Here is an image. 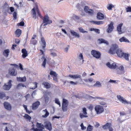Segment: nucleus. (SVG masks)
<instances>
[{"instance_id":"obj_39","label":"nucleus","mask_w":131,"mask_h":131,"mask_svg":"<svg viewBox=\"0 0 131 131\" xmlns=\"http://www.w3.org/2000/svg\"><path fill=\"white\" fill-rule=\"evenodd\" d=\"M79 31L81 32H82L83 33L88 32V31H85L81 27H79Z\"/></svg>"},{"instance_id":"obj_55","label":"nucleus","mask_w":131,"mask_h":131,"mask_svg":"<svg viewBox=\"0 0 131 131\" xmlns=\"http://www.w3.org/2000/svg\"><path fill=\"white\" fill-rule=\"evenodd\" d=\"M81 128L82 130H84L86 128V127H85L83 125V123H82L81 125Z\"/></svg>"},{"instance_id":"obj_30","label":"nucleus","mask_w":131,"mask_h":131,"mask_svg":"<svg viewBox=\"0 0 131 131\" xmlns=\"http://www.w3.org/2000/svg\"><path fill=\"white\" fill-rule=\"evenodd\" d=\"M129 56V54H128L123 53L122 57L124 58L126 60H128V57Z\"/></svg>"},{"instance_id":"obj_16","label":"nucleus","mask_w":131,"mask_h":131,"mask_svg":"<svg viewBox=\"0 0 131 131\" xmlns=\"http://www.w3.org/2000/svg\"><path fill=\"white\" fill-rule=\"evenodd\" d=\"M9 98V97L6 96L5 93L3 92H0V99L3 100H7Z\"/></svg>"},{"instance_id":"obj_51","label":"nucleus","mask_w":131,"mask_h":131,"mask_svg":"<svg viewBox=\"0 0 131 131\" xmlns=\"http://www.w3.org/2000/svg\"><path fill=\"white\" fill-rule=\"evenodd\" d=\"M126 11L127 12H131V7H128L126 8Z\"/></svg>"},{"instance_id":"obj_10","label":"nucleus","mask_w":131,"mask_h":131,"mask_svg":"<svg viewBox=\"0 0 131 131\" xmlns=\"http://www.w3.org/2000/svg\"><path fill=\"white\" fill-rule=\"evenodd\" d=\"M106 66L110 68L115 69L116 67V65L115 62L113 61L108 62L106 64Z\"/></svg>"},{"instance_id":"obj_27","label":"nucleus","mask_w":131,"mask_h":131,"mask_svg":"<svg viewBox=\"0 0 131 131\" xmlns=\"http://www.w3.org/2000/svg\"><path fill=\"white\" fill-rule=\"evenodd\" d=\"M10 52V51L9 50V49H6L4 50L3 53V55L6 57H7L9 55V53Z\"/></svg>"},{"instance_id":"obj_13","label":"nucleus","mask_w":131,"mask_h":131,"mask_svg":"<svg viewBox=\"0 0 131 131\" xmlns=\"http://www.w3.org/2000/svg\"><path fill=\"white\" fill-rule=\"evenodd\" d=\"M113 23L111 21L110 23L108 25V28L107 29V31L108 33L111 32L114 29V26H113Z\"/></svg>"},{"instance_id":"obj_48","label":"nucleus","mask_w":131,"mask_h":131,"mask_svg":"<svg viewBox=\"0 0 131 131\" xmlns=\"http://www.w3.org/2000/svg\"><path fill=\"white\" fill-rule=\"evenodd\" d=\"M55 103H56L58 105H59L60 107V106H61L60 104V102H59V100L58 99H57V98L55 99Z\"/></svg>"},{"instance_id":"obj_25","label":"nucleus","mask_w":131,"mask_h":131,"mask_svg":"<svg viewBox=\"0 0 131 131\" xmlns=\"http://www.w3.org/2000/svg\"><path fill=\"white\" fill-rule=\"evenodd\" d=\"M21 34V30L19 29H17L15 31L16 36L17 37H19Z\"/></svg>"},{"instance_id":"obj_21","label":"nucleus","mask_w":131,"mask_h":131,"mask_svg":"<svg viewBox=\"0 0 131 131\" xmlns=\"http://www.w3.org/2000/svg\"><path fill=\"white\" fill-rule=\"evenodd\" d=\"M98 41L99 43H104L107 45L108 44V42L107 41L102 38L99 39H98Z\"/></svg>"},{"instance_id":"obj_63","label":"nucleus","mask_w":131,"mask_h":131,"mask_svg":"<svg viewBox=\"0 0 131 131\" xmlns=\"http://www.w3.org/2000/svg\"><path fill=\"white\" fill-rule=\"evenodd\" d=\"M17 80L18 81H21V78L20 77H17Z\"/></svg>"},{"instance_id":"obj_18","label":"nucleus","mask_w":131,"mask_h":131,"mask_svg":"<svg viewBox=\"0 0 131 131\" xmlns=\"http://www.w3.org/2000/svg\"><path fill=\"white\" fill-rule=\"evenodd\" d=\"M4 105L5 108L7 110H10L11 109V106L9 103L7 102H5L4 103Z\"/></svg>"},{"instance_id":"obj_6","label":"nucleus","mask_w":131,"mask_h":131,"mask_svg":"<svg viewBox=\"0 0 131 131\" xmlns=\"http://www.w3.org/2000/svg\"><path fill=\"white\" fill-rule=\"evenodd\" d=\"M91 54L96 59H99L101 57V54L98 51L94 50H92L91 52Z\"/></svg>"},{"instance_id":"obj_34","label":"nucleus","mask_w":131,"mask_h":131,"mask_svg":"<svg viewBox=\"0 0 131 131\" xmlns=\"http://www.w3.org/2000/svg\"><path fill=\"white\" fill-rule=\"evenodd\" d=\"M114 6L112 4L110 3L108 4V6L107 7V9L108 10H112V8H114Z\"/></svg>"},{"instance_id":"obj_50","label":"nucleus","mask_w":131,"mask_h":131,"mask_svg":"<svg viewBox=\"0 0 131 131\" xmlns=\"http://www.w3.org/2000/svg\"><path fill=\"white\" fill-rule=\"evenodd\" d=\"M86 111V108H83V113L84 114L87 115V113Z\"/></svg>"},{"instance_id":"obj_44","label":"nucleus","mask_w":131,"mask_h":131,"mask_svg":"<svg viewBox=\"0 0 131 131\" xmlns=\"http://www.w3.org/2000/svg\"><path fill=\"white\" fill-rule=\"evenodd\" d=\"M81 76L80 75L78 74H75L73 75V79H75L80 78L81 77Z\"/></svg>"},{"instance_id":"obj_49","label":"nucleus","mask_w":131,"mask_h":131,"mask_svg":"<svg viewBox=\"0 0 131 131\" xmlns=\"http://www.w3.org/2000/svg\"><path fill=\"white\" fill-rule=\"evenodd\" d=\"M31 129L34 131H42V129H39L37 128L35 129L34 127L32 128Z\"/></svg>"},{"instance_id":"obj_17","label":"nucleus","mask_w":131,"mask_h":131,"mask_svg":"<svg viewBox=\"0 0 131 131\" xmlns=\"http://www.w3.org/2000/svg\"><path fill=\"white\" fill-rule=\"evenodd\" d=\"M71 34L75 37L79 38L80 37V35L78 33L75 32L74 30H71L70 31Z\"/></svg>"},{"instance_id":"obj_19","label":"nucleus","mask_w":131,"mask_h":131,"mask_svg":"<svg viewBox=\"0 0 131 131\" xmlns=\"http://www.w3.org/2000/svg\"><path fill=\"white\" fill-rule=\"evenodd\" d=\"M21 52L23 53L22 57L23 58H25L28 56L27 52L25 49H22L21 50Z\"/></svg>"},{"instance_id":"obj_20","label":"nucleus","mask_w":131,"mask_h":131,"mask_svg":"<svg viewBox=\"0 0 131 131\" xmlns=\"http://www.w3.org/2000/svg\"><path fill=\"white\" fill-rule=\"evenodd\" d=\"M97 17L99 20H102L104 19V16L103 14L101 13H99L97 14Z\"/></svg>"},{"instance_id":"obj_15","label":"nucleus","mask_w":131,"mask_h":131,"mask_svg":"<svg viewBox=\"0 0 131 131\" xmlns=\"http://www.w3.org/2000/svg\"><path fill=\"white\" fill-rule=\"evenodd\" d=\"M40 51L41 53L40 55V56L42 57V60H43L42 64V66L44 68L45 67V65L46 64V59L43 56V51L41 50H40Z\"/></svg>"},{"instance_id":"obj_1","label":"nucleus","mask_w":131,"mask_h":131,"mask_svg":"<svg viewBox=\"0 0 131 131\" xmlns=\"http://www.w3.org/2000/svg\"><path fill=\"white\" fill-rule=\"evenodd\" d=\"M117 54L118 56L120 58L122 57L123 52L121 49H118V46L116 44L112 45L109 51V53L111 54H115V53Z\"/></svg>"},{"instance_id":"obj_56","label":"nucleus","mask_w":131,"mask_h":131,"mask_svg":"<svg viewBox=\"0 0 131 131\" xmlns=\"http://www.w3.org/2000/svg\"><path fill=\"white\" fill-rule=\"evenodd\" d=\"M23 106L25 108V109L26 110V112L28 113H30V112L29 111H28L27 110V107L26 105H23Z\"/></svg>"},{"instance_id":"obj_9","label":"nucleus","mask_w":131,"mask_h":131,"mask_svg":"<svg viewBox=\"0 0 131 131\" xmlns=\"http://www.w3.org/2000/svg\"><path fill=\"white\" fill-rule=\"evenodd\" d=\"M84 9L85 12L88 14L89 15H92L93 14V10L89 8L88 6H85L84 8Z\"/></svg>"},{"instance_id":"obj_60","label":"nucleus","mask_w":131,"mask_h":131,"mask_svg":"<svg viewBox=\"0 0 131 131\" xmlns=\"http://www.w3.org/2000/svg\"><path fill=\"white\" fill-rule=\"evenodd\" d=\"M6 7L7 8H8V7H9L8 5L6 3H5V4L4 6V8H5Z\"/></svg>"},{"instance_id":"obj_4","label":"nucleus","mask_w":131,"mask_h":131,"mask_svg":"<svg viewBox=\"0 0 131 131\" xmlns=\"http://www.w3.org/2000/svg\"><path fill=\"white\" fill-rule=\"evenodd\" d=\"M12 82V81L11 80H9L7 83H5L2 86L3 89L5 90H9L12 86V84L11 83Z\"/></svg>"},{"instance_id":"obj_61","label":"nucleus","mask_w":131,"mask_h":131,"mask_svg":"<svg viewBox=\"0 0 131 131\" xmlns=\"http://www.w3.org/2000/svg\"><path fill=\"white\" fill-rule=\"evenodd\" d=\"M51 56L53 57H54L56 56H57V54L56 53L54 52H52L51 53Z\"/></svg>"},{"instance_id":"obj_28","label":"nucleus","mask_w":131,"mask_h":131,"mask_svg":"<svg viewBox=\"0 0 131 131\" xmlns=\"http://www.w3.org/2000/svg\"><path fill=\"white\" fill-rule=\"evenodd\" d=\"M43 113L45 114L42 115V117H46L49 115V113L47 110V109H45L43 111Z\"/></svg>"},{"instance_id":"obj_36","label":"nucleus","mask_w":131,"mask_h":131,"mask_svg":"<svg viewBox=\"0 0 131 131\" xmlns=\"http://www.w3.org/2000/svg\"><path fill=\"white\" fill-rule=\"evenodd\" d=\"M80 116L81 118H83L84 117H87L88 116L87 115L84 114L83 113H80Z\"/></svg>"},{"instance_id":"obj_12","label":"nucleus","mask_w":131,"mask_h":131,"mask_svg":"<svg viewBox=\"0 0 131 131\" xmlns=\"http://www.w3.org/2000/svg\"><path fill=\"white\" fill-rule=\"evenodd\" d=\"M44 124L46 128L51 131L52 129L51 123L48 122H45Z\"/></svg>"},{"instance_id":"obj_52","label":"nucleus","mask_w":131,"mask_h":131,"mask_svg":"<svg viewBox=\"0 0 131 131\" xmlns=\"http://www.w3.org/2000/svg\"><path fill=\"white\" fill-rule=\"evenodd\" d=\"M69 82L72 85H76L77 84L78 82H74L73 81H69Z\"/></svg>"},{"instance_id":"obj_40","label":"nucleus","mask_w":131,"mask_h":131,"mask_svg":"<svg viewBox=\"0 0 131 131\" xmlns=\"http://www.w3.org/2000/svg\"><path fill=\"white\" fill-rule=\"evenodd\" d=\"M24 117L28 120H30L31 118V117L27 114H25Z\"/></svg>"},{"instance_id":"obj_29","label":"nucleus","mask_w":131,"mask_h":131,"mask_svg":"<svg viewBox=\"0 0 131 131\" xmlns=\"http://www.w3.org/2000/svg\"><path fill=\"white\" fill-rule=\"evenodd\" d=\"M91 22L92 23L97 25L102 24L104 23V22L103 21H92Z\"/></svg>"},{"instance_id":"obj_38","label":"nucleus","mask_w":131,"mask_h":131,"mask_svg":"<svg viewBox=\"0 0 131 131\" xmlns=\"http://www.w3.org/2000/svg\"><path fill=\"white\" fill-rule=\"evenodd\" d=\"M93 126L89 125L87 127V131H91L93 129Z\"/></svg>"},{"instance_id":"obj_54","label":"nucleus","mask_w":131,"mask_h":131,"mask_svg":"<svg viewBox=\"0 0 131 131\" xmlns=\"http://www.w3.org/2000/svg\"><path fill=\"white\" fill-rule=\"evenodd\" d=\"M91 98L93 99H99V100H102L103 99L102 98L99 97H94L92 96H91Z\"/></svg>"},{"instance_id":"obj_32","label":"nucleus","mask_w":131,"mask_h":131,"mask_svg":"<svg viewBox=\"0 0 131 131\" xmlns=\"http://www.w3.org/2000/svg\"><path fill=\"white\" fill-rule=\"evenodd\" d=\"M94 86L99 88L101 87L102 86V85L100 82L97 81L96 83L94 84Z\"/></svg>"},{"instance_id":"obj_23","label":"nucleus","mask_w":131,"mask_h":131,"mask_svg":"<svg viewBox=\"0 0 131 131\" xmlns=\"http://www.w3.org/2000/svg\"><path fill=\"white\" fill-rule=\"evenodd\" d=\"M123 25L122 23H120L119 25L117 27V30L118 31L119 34H120L122 33L121 30V27Z\"/></svg>"},{"instance_id":"obj_41","label":"nucleus","mask_w":131,"mask_h":131,"mask_svg":"<svg viewBox=\"0 0 131 131\" xmlns=\"http://www.w3.org/2000/svg\"><path fill=\"white\" fill-rule=\"evenodd\" d=\"M72 18L74 20L78 19H79V17L78 16H76L74 14L73 15Z\"/></svg>"},{"instance_id":"obj_37","label":"nucleus","mask_w":131,"mask_h":131,"mask_svg":"<svg viewBox=\"0 0 131 131\" xmlns=\"http://www.w3.org/2000/svg\"><path fill=\"white\" fill-rule=\"evenodd\" d=\"M50 74L53 77L57 76V74L54 71H51Z\"/></svg>"},{"instance_id":"obj_8","label":"nucleus","mask_w":131,"mask_h":131,"mask_svg":"<svg viewBox=\"0 0 131 131\" xmlns=\"http://www.w3.org/2000/svg\"><path fill=\"white\" fill-rule=\"evenodd\" d=\"M9 73L11 75L15 76L17 74V71L15 68L12 67L9 69Z\"/></svg>"},{"instance_id":"obj_43","label":"nucleus","mask_w":131,"mask_h":131,"mask_svg":"<svg viewBox=\"0 0 131 131\" xmlns=\"http://www.w3.org/2000/svg\"><path fill=\"white\" fill-rule=\"evenodd\" d=\"M37 41L36 40L34 39H31L30 40V44H32L33 45H35Z\"/></svg>"},{"instance_id":"obj_3","label":"nucleus","mask_w":131,"mask_h":131,"mask_svg":"<svg viewBox=\"0 0 131 131\" xmlns=\"http://www.w3.org/2000/svg\"><path fill=\"white\" fill-rule=\"evenodd\" d=\"M117 97L118 99L123 104H130L131 105V102L127 101L121 96L118 95L117 96Z\"/></svg>"},{"instance_id":"obj_46","label":"nucleus","mask_w":131,"mask_h":131,"mask_svg":"<svg viewBox=\"0 0 131 131\" xmlns=\"http://www.w3.org/2000/svg\"><path fill=\"white\" fill-rule=\"evenodd\" d=\"M78 58L80 60H81L82 59H83V55L82 53H80L79 56Z\"/></svg>"},{"instance_id":"obj_42","label":"nucleus","mask_w":131,"mask_h":131,"mask_svg":"<svg viewBox=\"0 0 131 131\" xmlns=\"http://www.w3.org/2000/svg\"><path fill=\"white\" fill-rule=\"evenodd\" d=\"M118 69L120 70L121 71L119 72V74H121V73L123 72V70L124 69V68L123 66H120L118 68Z\"/></svg>"},{"instance_id":"obj_57","label":"nucleus","mask_w":131,"mask_h":131,"mask_svg":"<svg viewBox=\"0 0 131 131\" xmlns=\"http://www.w3.org/2000/svg\"><path fill=\"white\" fill-rule=\"evenodd\" d=\"M17 13L16 12H14L13 14V16L14 18L15 19H16V16H17Z\"/></svg>"},{"instance_id":"obj_59","label":"nucleus","mask_w":131,"mask_h":131,"mask_svg":"<svg viewBox=\"0 0 131 131\" xmlns=\"http://www.w3.org/2000/svg\"><path fill=\"white\" fill-rule=\"evenodd\" d=\"M26 78L24 77L23 78H21V82H25L26 81Z\"/></svg>"},{"instance_id":"obj_24","label":"nucleus","mask_w":131,"mask_h":131,"mask_svg":"<svg viewBox=\"0 0 131 131\" xmlns=\"http://www.w3.org/2000/svg\"><path fill=\"white\" fill-rule=\"evenodd\" d=\"M42 84L44 85V87H45L46 89L49 88L50 87V84L48 83L44 82Z\"/></svg>"},{"instance_id":"obj_26","label":"nucleus","mask_w":131,"mask_h":131,"mask_svg":"<svg viewBox=\"0 0 131 131\" xmlns=\"http://www.w3.org/2000/svg\"><path fill=\"white\" fill-rule=\"evenodd\" d=\"M41 41L42 43L43 46H42L43 49H44L46 46V42L45 41V39L43 37H42L41 38Z\"/></svg>"},{"instance_id":"obj_14","label":"nucleus","mask_w":131,"mask_h":131,"mask_svg":"<svg viewBox=\"0 0 131 131\" xmlns=\"http://www.w3.org/2000/svg\"><path fill=\"white\" fill-rule=\"evenodd\" d=\"M43 23H48V24H50L52 23V21L49 19V17L47 15H46L45 16L43 20Z\"/></svg>"},{"instance_id":"obj_53","label":"nucleus","mask_w":131,"mask_h":131,"mask_svg":"<svg viewBox=\"0 0 131 131\" xmlns=\"http://www.w3.org/2000/svg\"><path fill=\"white\" fill-rule=\"evenodd\" d=\"M18 26L19 25L20 26H23L24 25V22L21 21L20 23H18Z\"/></svg>"},{"instance_id":"obj_7","label":"nucleus","mask_w":131,"mask_h":131,"mask_svg":"<svg viewBox=\"0 0 131 131\" xmlns=\"http://www.w3.org/2000/svg\"><path fill=\"white\" fill-rule=\"evenodd\" d=\"M68 105V101L65 99H63L62 105V109L63 112H66L67 110Z\"/></svg>"},{"instance_id":"obj_33","label":"nucleus","mask_w":131,"mask_h":131,"mask_svg":"<svg viewBox=\"0 0 131 131\" xmlns=\"http://www.w3.org/2000/svg\"><path fill=\"white\" fill-rule=\"evenodd\" d=\"M111 125V123H107L105 125L103 126V128L104 129H106L108 128Z\"/></svg>"},{"instance_id":"obj_31","label":"nucleus","mask_w":131,"mask_h":131,"mask_svg":"<svg viewBox=\"0 0 131 131\" xmlns=\"http://www.w3.org/2000/svg\"><path fill=\"white\" fill-rule=\"evenodd\" d=\"M36 125L37 127L38 128H40V129H42V130L44 129V126L41 123H37Z\"/></svg>"},{"instance_id":"obj_22","label":"nucleus","mask_w":131,"mask_h":131,"mask_svg":"<svg viewBox=\"0 0 131 131\" xmlns=\"http://www.w3.org/2000/svg\"><path fill=\"white\" fill-rule=\"evenodd\" d=\"M119 40L121 42H128V43L129 42V40L124 37H122L121 38H120Z\"/></svg>"},{"instance_id":"obj_5","label":"nucleus","mask_w":131,"mask_h":131,"mask_svg":"<svg viewBox=\"0 0 131 131\" xmlns=\"http://www.w3.org/2000/svg\"><path fill=\"white\" fill-rule=\"evenodd\" d=\"M95 109L97 114L102 113L104 111V109L103 106L100 105H96L95 108Z\"/></svg>"},{"instance_id":"obj_2","label":"nucleus","mask_w":131,"mask_h":131,"mask_svg":"<svg viewBox=\"0 0 131 131\" xmlns=\"http://www.w3.org/2000/svg\"><path fill=\"white\" fill-rule=\"evenodd\" d=\"M36 8L34 7L32 9V13L33 15V17L35 19H36V12L37 14L39 16H41V15L39 13V9L38 8V6L37 5H36Z\"/></svg>"},{"instance_id":"obj_35","label":"nucleus","mask_w":131,"mask_h":131,"mask_svg":"<svg viewBox=\"0 0 131 131\" xmlns=\"http://www.w3.org/2000/svg\"><path fill=\"white\" fill-rule=\"evenodd\" d=\"M25 86L24 85L21 83L19 84L17 86V88L18 89H22L23 87Z\"/></svg>"},{"instance_id":"obj_47","label":"nucleus","mask_w":131,"mask_h":131,"mask_svg":"<svg viewBox=\"0 0 131 131\" xmlns=\"http://www.w3.org/2000/svg\"><path fill=\"white\" fill-rule=\"evenodd\" d=\"M116 81L117 82L118 81H116L110 79V80L108 82L111 83H117L116 82Z\"/></svg>"},{"instance_id":"obj_64","label":"nucleus","mask_w":131,"mask_h":131,"mask_svg":"<svg viewBox=\"0 0 131 131\" xmlns=\"http://www.w3.org/2000/svg\"><path fill=\"white\" fill-rule=\"evenodd\" d=\"M109 130V131H113V129L111 127V125L109 126L108 128Z\"/></svg>"},{"instance_id":"obj_45","label":"nucleus","mask_w":131,"mask_h":131,"mask_svg":"<svg viewBox=\"0 0 131 131\" xmlns=\"http://www.w3.org/2000/svg\"><path fill=\"white\" fill-rule=\"evenodd\" d=\"M33 84L34 85V86L33 87H31L30 88V89H34L37 87V83L36 82H34L33 83Z\"/></svg>"},{"instance_id":"obj_62","label":"nucleus","mask_w":131,"mask_h":131,"mask_svg":"<svg viewBox=\"0 0 131 131\" xmlns=\"http://www.w3.org/2000/svg\"><path fill=\"white\" fill-rule=\"evenodd\" d=\"M88 108L89 110H91L93 108V106L92 105H91L89 106Z\"/></svg>"},{"instance_id":"obj_58","label":"nucleus","mask_w":131,"mask_h":131,"mask_svg":"<svg viewBox=\"0 0 131 131\" xmlns=\"http://www.w3.org/2000/svg\"><path fill=\"white\" fill-rule=\"evenodd\" d=\"M94 31L97 34H99L100 33V30L99 29H95Z\"/></svg>"},{"instance_id":"obj_11","label":"nucleus","mask_w":131,"mask_h":131,"mask_svg":"<svg viewBox=\"0 0 131 131\" xmlns=\"http://www.w3.org/2000/svg\"><path fill=\"white\" fill-rule=\"evenodd\" d=\"M40 104V103L39 101H37L34 103L32 105V109L33 110H36L39 107Z\"/></svg>"}]
</instances>
